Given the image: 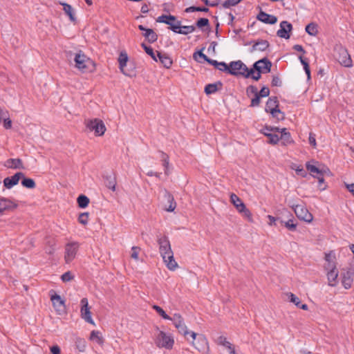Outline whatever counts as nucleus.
Listing matches in <instances>:
<instances>
[{"mask_svg": "<svg viewBox=\"0 0 354 354\" xmlns=\"http://www.w3.org/2000/svg\"><path fill=\"white\" fill-rule=\"evenodd\" d=\"M16 207V205L9 199L0 198V213L6 210L13 209Z\"/></svg>", "mask_w": 354, "mask_h": 354, "instance_id": "b1692460", "label": "nucleus"}, {"mask_svg": "<svg viewBox=\"0 0 354 354\" xmlns=\"http://www.w3.org/2000/svg\"><path fill=\"white\" fill-rule=\"evenodd\" d=\"M325 260L327 262V264L325 266V268H335L336 257L333 251H330L328 253L325 254Z\"/></svg>", "mask_w": 354, "mask_h": 354, "instance_id": "bb28decb", "label": "nucleus"}, {"mask_svg": "<svg viewBox=\"0 0 354 354\" xmlns=\"http://www.w3.org/2000/svg\"><path fill=\"white\" fill-rule=\"evenodd\" d=\"M265 110L278 120L284 118V114L279 109V102L277 97H272L268 99Z\"/></svg>", "mask_w": 354, "mask_h": 354, "instance_id": "6e6552de", "label": "nucleus"}, {"mask_svg": "<svg viewBox=\"0 0 354 354\" xmlns=\"http://www.w3.org/2000/svg\"><path fill=\"white\" fill-rule=\"evenodd\" d=\"M216 342L218 344H220V345H222V346L226 347L229 350L230 353L232 350H234V348L232 346V344L230 342H229L227 340L226 337H225L224 336L218 337L217 338Z\"/></svg>", "mask_w": 354, "mask_h": 354, "instance_id": "f704fd0d", "label": "nucleus"}, {"mask_svg": "<svg viewBox=\"0 0 354 354\" xmlns=\"http://www.w3.org/2000/svg\"><path fill=\"white\" fill-rule=\"evenodd\" d=\"M272 86H281V81L279 77L274 76L272 80Z\"/></svg>", "mask_w": 354, "mask_h": 354, "instance_id": "680f3d73", "label": "nucleus"}, {"mask_svg": "<svg viewBox=\"0 0 354 354\" xmlns=\"http://www.w3.org/2000/svg\"><path fill=\"white\" fill-rule=\"evenodd\" d=\"M196 28L194 26H181L180 32L182 35H187L193 32Z\"/></svg>", "mask_w": 354, "mask_h": 354, "instance_id": "a18cd8bd", "label": "nucleus"}, {"mask_svg": "<svg viewBox=\"0 0 354 354\" xmlns=\"http://www.w3.org/2000/svg\"><path fill=\"white\" fill-rule=\"evenodd\" d=\"M242 0H226L224 1L222 4V6L224 8H229L231 6H234L237 5L239 2H241Z\"/></svg>", "mask_w": 354, "mask_h": 354, "instance_id": "09e8293b", "label": "nucleus"}, {"mask_svg": "<svg viewBox=\"0 0 354 354\" xmlns=\"http://www.w3.org/2000/svg\"><path fill=\"white\" fill-rule=\"evenodd\" d=\"M88 216H89V213H88V212L81 213L78 217L79 223L84 225H86L88 221Z\"/></svg>", "mask_w": 354, "mask_h": 354, "instance_id": "49530a36", "label": "nucleus"}, {"mask_svg": "<svg viewBox=\"0 0 354 354\" xmlns=\"http://www.w3.org/2000/svg\"><path fill=\"white\" fill-rule=\"evenodd\" d=\"M169 164V159L165 160L164 161H162V165L165 167V174L166 175H169V171H168Z\"/></svg>", "mask_w": 354, "mask_h": 354, "instance_id": "69168bd1", "label": "nucleus"}, {"mask_svg": "<svg viewBox=\"0 0 354 354\" xmlns=\"http://www.w3.org/2000/svg\"><path fill=\"white\" fill-rule=\"evenodd\" d=\"M138 29L141 31H144L142 35L149 43H154L157 41L158 36L151 28H147L142 25L138 26Z\"/></svg>", "mask_w": 354, "mask_h": 354, "instance_id": "dca6fc26", "label": "nucleus"}, {"mask_svg": "<svg viewBox=\"0 0 354 354\" xmlns=\"http://www.w3.org/2000/svg\"><path fill=\"white\" fill-rule=\"evenodd\" d=\"M50 352L52 354H60L61 350L57 345H55L50 347Z\"/></svg>", "mask_w": 354, "mask_h": 354, "instance_id": "0e129e2a", "label": "nucleus"}, {"mask_svg": "<svg viewBox=\"0 0 354 354\" xmlns=\"http://www.w3.org/2000/svg\"><path fill=\"white\" fill-rule=\"evenodd\" d=\"M327 272V279L328 281V286H335L337 284L338 271L337 268H325Z\"/></svg>", "mask_w": 354, "mask_h": 354, "instance_id": "5701e85b", "label": "nucleus"}, {"mask_svg": "<svg viewBox=\"0 0 354 354\" xmlns=\"http://www.w3.org/2000/svg\"><path fill=\"white\" fill-rule=\"evenodd\" d=\"M157 57L165 68H169L171 66L173 61L167 54L157 51Z\"/></svg>", "mask_w": 354, "mask_h": 354, "instance_id": "393cba45", "label": "nucleus"}, {"mask_svg": "<svg viewBox=\"0 0 354 354\" xmlns=\"http://www.w3.org/2000/svg\"><path fill=\"white\" fill-rule=\"evenodd\" d=\"M308 140H309L310 145L315 148L317 143H316L315 135L313 133H310Z\"/></svg>", "mask_w": 354, "mask_h": 354, "instance_id": "052dcab7", "label": "nucleus"}, {"mask_svg": "<svg viewBox=\"0 0 354 354\" xmlns=\"http://www.w3.org/2000/svg\"><path fill=\"white\" fill-rule=\"evenodd\" d=\"M228 73L235 76H243L245 78L250 77L251 73H253L252 69H249L247 66L241 60L231 62L227 65L225 71Z\"/></svg>", "mask_w": 354, "mask_h": 354, "instance_id": "f03ea898", "label": "nucleus"}, {"mask_svg": "<svg viewBox=\"0 0 354 354\" xmlns=\"http://www.w3.org/2000/svg\"><path fill=\"white\" fill-rule=\"evenodd\" d=\"M159 252L167 268L170 270H175L178 268V263L174 257V252L171 248L169 239L163 236L158 239Z\"/></svg>", "mask_w": 354, "mask_h": 354, "instance_id": "f257e3e1", "label": "nucleus"}, {"mask_svg": "<svg viewBox=\"0 0 354 354\" xmlns=\"http://www.w3.org/2000/svg\"><path fill=\"white\" fill-rule=\"evenodd\" d=\"M193 346L200 352H204L208 348V342L205 336L197 334L196 339H192Z\"/></svg>", "mask_w": 354, "mask_h": 354, "instance_id": "2eb2a0df", "label": "nucleus"}, {"mask_svg": "<svg viewBox=\"0 0 354 354\" xmlns=\"http://www.w3.org/2000/svg\"><path fill=\"white\" fill-rule=\"evenodd\" d=\"M86 127L91 131H94L95 136H101L104 135L106 131V127L103 121L97 118L88 120L86 122Z\"/></svg>", "mask_w": 354, "mask_h": 354, "instance_id": "9d476101", "label": "nucleus"}, {"mask_svg": "<svg viewBox=\"0 0 354 354\" xmlns=\"http://www.w3.org/2000/svg\"><path fill=\"white\" fill-rule=\"evenodd\" d=\"M290 206L294 210L297 218L307 223H310L313 219V215L308 212L307 208L302 204H291Z\"/></svg>", "mask_w": 354, "mask_h": 354, "instance_id": "1a4fd4ad", "label": "nucleus"}, {"mask_svg": "<svg viewBox=\"0 0 354 354\" xmlns=\"http://www.w3.org/2000/svg\"><path fill=\"white\" fill-rule=\"evenodd\" d=\"M354 271L353 269H348L346 272L342 273V283L345 289H349L353 283V276Z\"/></svg>", "mask_w": 354, "mask_h": 354, "instance_id": "6ab92c4d", "label": "nucleus"}, {"mask_svg": "<svg viewBox=\"0 0 354 354\" xmlns=\"http://www.w3.org/2000/svg\"><path fill=\"white\" fill-rule=\"evenodd\" d=\"M3 166L8 169H24V165L20 158H9L3 163Z\"/></svg>", "mask_w": 354, "mask_h": 354, "instance_id": "412c9836", "label": "nucleus"}, {"mask_svg": "<svg viewBox=\"0 0 354 354\" xmlns=\"http://www.w3.org/2000/svg\"><path fill=\"white\" fill-rule=\"evenodd\" d=\"M257 19L267 24H274L277 21V17L269 15L262 10H260L259 13L257 15Z\"/></svg>", "mask_w": 354, "mask_h": 354, "instance_id": "4be33fe9", "label": "nucleus"}, {"mask_svg": "<svg viewBox=\"0 0 354 354\" xmlns=\"http://www.w3.org/2000/svg\"><path fill=\"white\" fill-rule=\"evenodd\" d=\"M292 30V26L287 21H283L280 23V28L277 32V35L281 38L289 39L290 34Z\"/></svg>", "mask_w": 354, "mask_h": 354, "instance_id": "4468645a", "label": "nucleus"}, {"mask_svg": "<svg viewBox=\"0 0 354 354\" xmlns=\"http://www.w3.org/2000/svg\"><path fill=\"white\" fill-rule=\"evenodd\" d=\"M346 188L348 189V190L351 192L353 194V195L354 196V183H351V184H347L346 185Z\"/></svg>", "mask_w": 354, "mask_h": 354, "instance_id": "774afa93", "label": "nucleus"}, {"mask_svg": "<svg viewBox=\"0 0 354 354\" xmlns=\"http://www.w3.org/2000/svg\"><path fill=\"white\" fill-rule=\"evenodd\" d=\"M154 342L157 347L166 349H171L174 344L173 337L164 331L160 330L158 328L155 334Z\"/></svg>", "mask_w": 354, "mask_h": 354, "instance_id": "39448f33", "label": "nucleus"}, {"mask_svg": "<svg viewBox=\"0 0 354 354\" xmlns=\"http://www.w3.org/2000/svg\"><path fill=\"white\" fill-rule=\"evenodd\" d=\"M260 98H261V97H259V95H256L254 96V97L252 98L251 100L250 106H252V107L258 106L261 102Z\"/></svg>", "mask_w": 354, "mask_h": 354, "instance_id": "13d9d810", "label": "nucleus"}, {"mask_svg": "<svg viewBox=\"0 0 354 354\" xmlns=\"http://www.w3.org/2000/svg\"><path fill=\"white\" fill-rule=\"evenodd\" d=\"M209 19L207 18H201L196 22V26L201 28L205 26H209Z\"/></svg>", "mask_w": 354, "mask_h": 354, "instance_id": "8fccbe9b", "label": "nucleus"}, {"mask_svg": "<svg viewBox=\"0 0 354 354\" xmlns=\"http://www.w3.org/2000/svg\"><path fill=\"white\" fill-rule=\"evenodd\" d=\"M287 295L290 302L293 303L297 308L300 306L301 301L297 296L292 292L288 293Z\"/></svg>", "mask_w": 354, "mask_h": 354, "instance_id": "de8ad7c7", "label": "nucleus"}, {"mask_svg": "<svg viewBox=\"0 0 354 354\" xmlns=\"http://www.w3.org/2000/svg\"><path fill=\"white\" fill-rule=\"evenodd\" d=\"M100 333L97 330H93L91 333L90 339L91 340L95 341L98 344H103V339L102 337H100Z\"/></svg>", "mask_w": 354, "mask_h": 354, "instance_id": "79ce46f5", "label": "nucleus"}, {"mask_svg": "<svg viewBox=\"0 0 354 354\" xmlns=\"http://www.w3.org/2000/svg\"><path fill=\"white\" fill-rule=\"evenodd\" d=\"M171 320L173 322L174 325L178 329L180 333L183 334L185 337H187V335H190L192 339H196L197 333L193 331H189L187 330V328L185 324L183 319L180 315L174 314Z\"/></svg>", "mask_w": 354, "mask_h": 354, "instance_id": "423d86ee", "label": "nucleus"}, {"mask_svg": "<svg viewBox=\"0 0 354 354\" xmlns=\"http://www.w3.org/2000/svg\"><path fill=\"white\" fill-rule=\"evenodd\" d=\"M284 225L288 230L291 231H295L296 230V225L293 223V221L292 219L288 220L286 222H284Z\"/></svg>", "mask_w": 354, "mask_h": 354, "instance_id": "4d7b16f0", "label": "nucleus"}, {"mask_svg": "<svg viewBox=\"0 0 354 354\" xmlns=\"http://www.w3.org/2000/svg\"><path fill=\"white\" fill-rule=\"evenodd\" d=\"M74 62L75 67L82 71H84L88 67L91 59L87 57L81 50L74 54Z\"/></svg>", "mask_w": 354, "mask_h": 354, "instance_id": "9b49d317", "label": "nucleus"}, {"mask_svg": "<svg viewBox=\"0 0 354 354\" xmlns=\"http://www.w3.org/2000/svg\"><path fill=\"white\" fill-rule=\"evenodd\" d=\"M81 304V317L84 319L86 322L95 325V322L91 317V313L90 311V307L88 306V301L86 298H82L80 301Z\"/></svg>", "mask_w": 354, "mask_h": 354, "instance_id": "f8f14e48", "label": "nucleus"}, {"mask_svg": "<svg viewBox=\"0 0 354 354\" xmlns=\"http://www.w3.org/2000/svg\"><path fill=\"white\" fill-rule=\"evenodd\" d=\"M230 201L239 213L242 214L249 221H252V216L250 211L246 207L244 203L237 195L231 194Z\"/></svg>", "mask_w": 354, "mask_h": 354, "instance_id": "0eeeda50", "label": "nucleus"}, {"mask_svg": "<svg viewBox=\"0 0 354 354\" xmlns=\"http://www.w3.org/2000/svg\"><path fill=\"white\" fill-rule=\"evenodd\" d=\"M176 21V17L171 15H162L161 16H159L156 19V21L158 23H163L165 24H170V21Z\"/></svg>", "mask_w": 354, "mask_h": 354, "instance_id": "72a5a7b5", "label": "nucleus"}, {"mask_svg": "<svg viewBox=\"0 0 354 354\" xmlns=\"http://www.w3.org/2000/svg\"><path fill=\"white\" fill-rule=\"evenodd\" d=\"M73 277L74 276L72 273L70 271H68L62 275L61 279L64 282H68L72 280Z\"/></svg>", "mask_w": 354, "mask_h": 354, "instance_id": "603ef678", "label": "nucleus"}, {"mask_svg": "<svg viewBox=\"0 0 354 354\" xmlns=\"http://www.w3.org/2000/svg\"><path fill=\"white\" fill-rule=\"evenodd\" d=\"M270 94V89L266 87L263 86L259 92H258V95L261 97H268Z\"/></svg>", "mask_w": 354, "mask_h": 354, "instance_id": "6e6d98bb", "label": "nucleus"}, {"mask_svg": "<svg viewBox=\"0 0 354 354\" xmlns=\"http://www.w3.org/2000/svg\"><path fill=\"white\" fill-rule=\"evenodd\" d=\"M168 25L169 26L170 30L176 33L180 34L181 29V22L180 21L176 19L175 21H170V24Z\"/></svg>", "mask_w": 354, "mask_h": 354, "instance_id": "ea45409f", "label": "nucleus"}, {"mask_svg": "<svg viewBox=\"0 0 354 354\" xmlns=\"http://www.w3.org/2000/svg\"><path fill=\"white\" fill-rule=\"evenodd\" d=\"M306 32L312 36H315L317 33V25L314 23H310L306 26Z\"/></svg>", "mask_w": 354, "mask_h": 354, "instance_id": "37998d69", "label": "nucleus"}, {"mask_svg": "<svg viewBox=\"0 0 354 354\" xmlns=\"http://www.w3.org/2000/svg\"><path fill=\"white\" fill-rule=\"evenodd\" d=\"M271 67V62L267 58H263L253 64V67L250 69H252L254 72L253 73H251L250 77L257 81L261 78V73H267L270 72Z\"/></svg>", "mask_w": 354, "mask_h": 354, "instance_id": "7ed1b4c3", "label": "nucleus"}, {"mask_svg": "<svg viewBox=\"0 0 354 354\" xmlns=\"http://www.w3.org/2000/svg\"><path fill=\"white\" fill-rule=\"evenodd\" d=\"M153 308L157 312V313H158V315L160 316H161L163 319H169L171 320V319L172 317H170L169 315H167L166 314V313L165 312V310L160 308V306H157V305H153Z\"/></svg>", "mask_w": 354, "mask_h": 354, "instance_id": "c03bdc74", "label": "nucleus"}, {"mask_svg": "<svg viewBox=\"0 0 354 354\" xmlns=\"http://www.w3.org/2000/svg\"><path fill=\"white\" fill-rule=\"evenodd\" d=\"M76 343L77 344V346L78 348V349L80 350V351H84L85 350V348H86V342L84 339H78Z\"/></svg>", "mask_w": 354, "mask_h": 354, "instance_id": "bf43d9fd", "label": "nucleus"}, {"mask_svg": "<svg viewBox=\"0 0 354 354\" xmlns=\"http://www.w3.org/2000/svg\"><path fill=\"white\" fill-rule=\"evenodd\" d=\"M64 10L65 13L69 17L71 21H75V17L73 13V8L67 3H63Z\"/></svg>", "mask_w": 354, "mask_h": 354, "instance_id": "4c0bfd02", "label": "nucleus"}, {"mask_svg": "<svg viewBox=\"0 0 354 354\" xmlns=\"http://www.w3.org/2000/svg\"><path fill=\"white\" fill-rule=\"evenodd\" d=\"M222 87V83L217 82L214 84H209L205 87V92L207 95H210L216 93L220 88Z\"/></svg>", "mask_w": 354, "mask_h": 354, "instance_id": "7c9ffc66", "label": "nucleus"}, {"mask_svg": "<svg viewBox=\"0 0 354 354\" xmlns=\"http://www.w3.org/2000/svg\"><path fill=\"white\" fill-rule=\"evenodd\" d=\"M140 250V248L139 247L133 246L131 248V257L135 260L138 259V253Z\"/></svg>", "mask_w": 354, "mask_h": 354, "instance_id": "5fc2aeb1", "label": "nucleus"}, {"mask_svg": "<svg viewBox=\"0 0 354 354\" xmlns=\"http://www.w3.org/2000/svg\"><path fill=\"white\" fill-rule=\"evenodd\" d=\"M21 180V185L23 187L28 188V189H33L36 187L35 182L33 179L29 178H25L24 176L22 177Z\"/></svg>", "mask_w": 354, "mask_h": 354, "instance_id": "e433bc0d", "label": "nucleus"}, {"mask_svg": "<svg viewBox=\"0 0 354 354\" xmlns=\"http://www.w3.org/2000/svg\"><path fill=\"white\" fill-rule=\"evenodd\" d=\"M24 174L22 172H17L15 175H13L11 177H7L3 180V185L4 186L10 189L13 186L18 184L19 180L24 177Z\"/></svg>", "mask_w": 354, "mask_h": 354, "instance_id": "aec40b11", "label": "nucleus"}, {"mask_svg": "<svg viewBox=\"0 0 354 354\" xmlns=\"http://www.w3.org/2000/svg\"><path fill=\"white\" fill-rule=\"evenodd\" d=\"M333 55L342 66L345 67H351L353 66V62L347 49L341 44L335 46Z\"/></svg>", "mask_w": 354, "mask_h": 354, "instance_id": "20e7f679", "label": "nucleus"}, {"mask_svg": "<svg viewBox=\"0 0 354 354\" xmlns=\"http://www.w3.org/2000/svg\"><path fill=\"white\" fill-rule=\"evenodd\" d=\"M53 307L59 315H62L65 313L66 307L64 301L62 299L61 297L58 295H54L50 298Z\"/></svg>", "mask_w": 354, "mask_h": 354, "instance_id": "f3484780", "label": "nucleus"}, {"mask_svg": "<svg viewBox=\"0 0 354 354\" xmlns=\"http://www.w3.org/2000/svg\"><path fill=\"white\" fill-rule=\"evenodd\" d=\"M3 127L6 129H9L12 127V121L10 120V118L7 116L4 120H3Z\"/></svg>", "mask_w": 354, "mask_h": 354, "instance_id": "e2e57ef3", "label": "nucleus"}, {"mask_svg": "<svg viewBox=\"0 0 354 354\" xmlns=\"http://www.w3.org/2000/svg\"><path fill=\"white\" fill-rule=\"evenodd\" d=\"M107 183H106V187L113 190V191H115V185H116V183H115V180L114 178H111V176L107 178Z\"/></svg>", "mask_w": 354, "mask_h": 354, "instance_id": "3c124183", "label": "nucleus"}, {"mask_svg": "<svg viewBox=\"0 0 354 354\" xmlns=\"http://www.w3.org/2000/svg\"><path fill=\"white\" fill-rule=\"evenodd\" d=\"M265 130H270V131H279V129L277 127H265L263 129H261V133L264 134L266 137L268 138V143L276 145L279 141V137L278 135L272 133H268L266 132Z\"/></svg>", "mask_w": 354, "mask_h": 354, "instance_id": "a211bd4d", "label": "nucleus"}, {"mask_svg": "<svg viewBox=\"0 0 354 354\" xmlns=\"http://www.w3.org/2000/svg\"><path fill=\"white\" fill-rule=\"evenodd\" d=\"M165 198L169 203L168 207H165V210L167 212H173L176 207V203L174 201V196L167 190L165 192Z\"/></svg>", "mask_w": 354, "mask_h": 354, "instance_id": "c85d7f7f", "label": "nucleus"}, {"mask_svg": "<svg viewBox=\"0 0 354 354\" xmlns=\"http://www.w3.org/2000/svg\"><path fill=\"white\" fill-rule=\"evenodd\" d=\"M206 62L209 64L215 66L219 71H224L227 68V64H225L223 62H219L216 60L212 59L209 57L206 59Z\"/></svg>", "mask_w": 354, "mask_h": 354, "instance_id": "473e14b6", "label": "nucleus"}, {"mask_svg": "<svg viewBox=\"0 0 354 354\" xmlns=\"http://www.w3.org/2000/svg\"><path fill=\"white\" fill-rule=\"evenodd\" d=\"M306 167L311 176L314 178H316L317 175L319 176L320 174H324V173L323 169H319L316 165L311 164L310 162H306Z\"/></svg>", "mask_w": 354, "mask_h": 354, "instance_id": "cd10ccee", "label": "nucleus"}, {"mask_svg": "<svg viewBox=\"0 0 354 354\" xmlns=\"http://www.w3.org/2000/svg\"><path fill=\"white\" fill-rule=\"evenodd\" d=\"M89 198L85 195H80L77 197V202L78 206L81 208H85L89 203Z\"/></svg>", "mask_w": 354, "mask_h": 354, "instance_id": "c9c22d12", "label": "nucleus"}, {"mask_svg": "<svg viewBox=\"0 0 354 354\" xmlns=\"http://www.w3.org/2000/svg\"><path fill=\"white\" fill-rule=\"evenodd\" d=\"M281 133L279 140H281L282 145L286 146L293 142L290 133L286 131V129H282Z\"/></svg>", "mask_w": 354, "mask_h": 354, "instance_id": "c756f323", "label": "nucleus"}, {"mask_svg": "<svg viewBox=\"0 0 354 354\" xmlns=\"http://www.w3.org/2000/svg\"><path fill=\"white\" fill-rule=\"evenodd\" d=\"M269 42L267 40H259L253 44L250 52H254L256 50L264 51L269 47Z\"/></svg>", "mask_w": 354, "mask_h": 354, "instance_id": "a878e982", "label": "nucleus"}, {"mask_svg": "<svg viewBox=\"0 0 354 354\" xmlns=\"http://www.w3.org/2000/svg\"><path fill=\"white\" fill-rule=\"evenodd\" d=\"M141 46L143 48L146 53L150 55L153 60H155L156 62L158 61L157 53L156 54L153 52V50L151 47L147 46L145 43H142L141 44Z\"/></svg>", "mask_w": 354, "mask_h": 354, "instance_id": "a19ab883", "label": "nucleus"}, {"mask_svg": "<svg viewBox=\"0 0 354 354\" xmlns=\"http://www.w3.org/2000/svg\"><path fill=\"white\" fill-rule=\"evenodd\" d=\"M79 245L76 242L67 243L65 246L64 259L66 263H71L76 256Z\"/></svg>", "mask_w": 354, "mask_h": 354, "instance_id": "ddd939ff", "label": "nucleus"}, {"mask_svg": "<svg viewBox=\"0 0 354 354\" xmlns=\"http://www.w3.org/2000/svg\"><path fill=\"white\" fill-rule=\"evenodd\" d=\"M246 93L248 96H250V94H254L255 96L256 95H258L257 88L253 85H250L248 86Z\"/></svg>", "mask_w": 354, "mask_h": 354, "instance_id": "864d4df0", "label": "nucleus"}, {"mask_svg": "<svg viewBox=\"0 0 354 354\" xmlns=\"http://www.w3.org/2000/svg\"><path fill=\"white\" fill-rule=\"evenodd\" d=\"M127 61H128V55H127V53L121 52L119 55V58H118L119 67H120V69L121 70V71L126 75H127L128 74L124 71V68L127 65Z\"/></svg>", "mask_w": 354, "mask_h": 354, "instance_id": "2f4dec72", "label": "nucleus"}, {"mask_svg": "<svg viewBox=\"0 0 354 354\" xmlns=\"http://www.w3.org/2000/svg\"><path fill=\"white\" fill-rule=\"evenodd\" d=\"M293 49L297 50V51H299V52H301V53H305L306 51L304 49V48L302 47V46L299 45V44H295L294 46H293Z\"/></svg>", "mask_w": 354, "mask_h": 354, "instance_id": "338daca9", "label": "nucleus"}, {"mask_svg": "<svg viewBox=\"0 0 354 354\" xmlns=\"http://www.w3.org/2000/svg\"><path fill=\"white\" fill-rule=\"evenodd\" d=\"M55 241L54 239L48 240L46 242V246L45 248V251L48 254H52L54 253L55 250Z\"/></svg>", "mask_w": 354, "mask_h": 354, "instance_id": "58836bf2", "label": "nucleus"}]
</instances>
